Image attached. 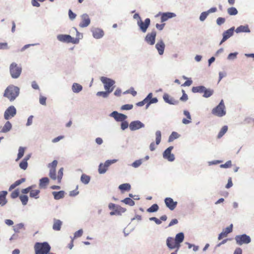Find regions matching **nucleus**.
<instances>
[{
    "instance_id": "obj_36",
    "label": "nucleus",
    "mask_w": 254,
    "mask_h": 254,
    "mask_svg": "<svg viewBox=\"0 0 254 254\" xmlns=\"http://www.w3.org/2000/svg\"><path fill=\"white\" fill-rule=\"evenodd\" d=\"M40 191L39 190H31L30 192V196L31 197L38 199L39 197V194Z\"/></svg>"
},
{
    "instance_id": "obj_37",
    "label": "nucleus",
    "mask_w": 254,
    "mask_h": 254,
    "mask_svg": "<svg viewBox=\"0 0 254 254\" xmlns=\"http://www.w3.org/2000/svg\"><path fill=\"white\" fill-rule=\"evenodd\" d=\"M180 135L177 132L173 131L169 137L168 141L172 142L174 139H177L180 137Z\"/></svg>"
},
{
    "instance_id": "obj_26",
    "label": "nucleus",
    "mask_w": 254,
    "mask_h": 254,
    "mask_svg": "<svg viewBox=\"0 0 254 254\" xmlns=\"http://www.w3.org/2000/svg\"><path fill=\"white\" fill-rule=\"evenodd\" d=\"M235 32L237 33H241V32H245V33H250L251 32L248 25H241L238 27L235 30Z\"/></svg>"
},
{
    "instance_id": "obj_8",
    "label": "nucleus",
    "mask_w": 254,
    "mask_h": 254,
    "mask_svg": "<svg viewBox=\"0 0 254 254\" xmlns=\"http://www.w3.org/2000/svg\"><path fill=\"white\" fill-rule=\"evenodd\" d=\"M16 114V109L13 106L8 107L4 113V118L8 120L14 117Z\"/></svg>"
},
{
    "instance_id": "obj_24",
    "label": "nucleus",
    "mask_w": 254,
    "mask_h": 254,
    "mask_svg": "<svg viewBox=\"0 0 254 254\" xmlns=\"http://www.w3.org/2000/svg\"><path fill=\"white\" fill-rule=\"evenodd\" d=\"M57 38L59 41L66 43H69V40L71 39V36L66 34H59Z\"/></svg>"
},
{
    "instance_id": "obj_17",
    "label": "nucleus",
    "mask_w": 254,
    "mask_h": 254,
    "mask_svg": "<svg viewBox=\"0 0 254 254\" xmlns=\"http://www.w3.org/2000/svg\"><path fill=\"white\" fill-rule=\"evenodd\" d=\"M166 206L171 210H173L177 206V202L174 201L171 197H166L164 200Z\"/></svg>"
},
{
    "instance_id": "obj_62",
    "label": "nucleus",
    "mask_w": 254,
    "mask_h": 254,
    "mask_svg": "<svg viewBox=\"0 0 254 254\" xmlns=\"http://www.w3.org/2000/svg\"><path fill=\"white\" fill-rule=\"evenodd\" d=\"M19 191L18 190H16L11 193V197L13 199L16 198L19 196Z\"/></svg>"
},
{
    "instance_id": "obj_38",
    "label": "nucleus",
    "mask_w": 254,
    "mask_h": 254,
    "mask_svg": "<svg viewBox=\"0 0 254 254\" xmlns=\"http://www.w3.org/2000/svg\"><path fill=\"white\" fill-rule=\"evenodd\" d=\"M121 201L131 206H133L135 204L134 201L130 197H127L124 199L122 200Z\"/></svg>"
},
{
    "instance_id": "obj_58",
    "label": "nucleus",
    "mask_w": 254,
    "mask_h": 254,
    "mask_svg": "<svg viewBox=\"0 0 254 254\" xmlns=\"http://www.w3.org/2000/svg\"><path fill=\"white\" fill-rule=\"evenodd\" d=\"M174 239L173 237H169L166 240V245L168 247V244L170 245H174Z\"/></svg>"
},
{
    "instance_id": "obj_25",
    "label": "nucleus",
    "mask_w": 254,
    "mask_h": 254,
    "mask_svg": "<svg viewBox=\"0 0 254 254\" xmlns=\"http://www.w3.org/2000/svg\"><path fill=\"white\" fill-rule=\"evenodd\" d=\"M63 224V222L59 219L54 218L53 220V229L55 231H60Z\"/></svg>"
},
{
    "instance_id": "obj_46",
    "label": "nucleus",
    "mask_w": 254,
    "mask_h": 254,
    "mask_svg": "<svg viewBox=\"0 0 254 254\" xmlns=\"http://www.w3.org/2000/svg\"><path fill=\"white\" fill-rule=\"evenodd\" d=\"M156 144H159L161 140V132L160 130H157L155 132Z\"/></svg>"
},
{
    "instance_id": "obj_50",
    "label": "nucleus",
    "mask_w": 254,
    "mask_h": 254,
    "mask_svg": "<svg viewBox=\"0 0 254 254\" xmlns=\"http://www.w3.org/2000/svg\"><path fill=\"white\" fill-rule=\"evenodd\" d=\"M63 171L64 168H61L59 170L58 173V176H57V179H58V181L59 183H61L63 176Z\"/></svg>"
},
{
    "instance_id": "obj_19",
    "label": "nucleus",
    "mask_w": 254,
    "mask_h": 254,
    "mask_svg": "<svg viewBox=\"0 0 254 254\" xmlns=\"http://www.w3.org/2000/svg\"><path fill=\"white\" fill-rule=\"evenodd\" d=\"M163 98L166 103L170 105H177L179 103L178 100H175L167 93H165L163 95Z\"/></svg>"
},
{
    "instance_id": "obj_21",
    "label": "nucleus",
    "mask_w": 254,
    "mask_h": 254,
    "mask_svg": "<svg viewBox=\"0 0 254 254\" xmlns=\"http://www.w3.org/2000/svg\"><path fill=\"white\" fill-rule=\"evenodd\" d=\"M176 15L175 13L167 12L161 13V21L162 22L166 21L169 19L176 17Z\"/></svg>"
},
{
    "instance_id": "obj_27",
    "label": "nucleus",
    "mask_w": 254,
    "mask_h": 254,
    "mask_svg": "<svg viewBox=\"0 0 254 254\" xmlns=\"http://www.w3.org/2000/svg\"><path fill=\"white\" fill-rule=\"evenodd\" d=\"M52 194L55 199L59 200L64 197L65 192L64 190H60L59 191H53Z\"/></svg>"
},
{
    "instance_id": "obj_39",
    "label": "nucleus",
    "mask_w": 254,
    "mask_h": 254,
    "mask_svg": "<svg viewBox=\"0 0 254 254\" xmlns=\"http://www.w3.org/2000/svg\"><path fill=\"white\" fill-rule=\"evenodd\" d=\"M25 152V148L23 147H20L18 149V153L17 154V157L15 161H18L20 159H21L24 155Z\"/></svg>"
},
{
    "instance_id": "obj_15",
    "label": "nucleus",
    "mask_w": 254,
    "mask_h": 254,
    "mask_svg": "<svg viewBox=\"0 0 254 254\" xmlns=\"http://www.w3.org/2000/svg\"><path fill=\"white\" fill-rule=\"evenodd\" d=\"M234 30L235 27H232L223 33V38L220 43V45L233 35Z\"/></svg>"
},
{
    "instance_id": "obj_45",
    "label": "nucleus",
    "mask_w": 254,
    "mask_h": 254,
    "mask_svg": "<svg viewBox=\"0 0 254 254\" xmlns=\"http://www.w3.org/2000/svg\"><path fill=\"white\" fill-rule=\"evenodd\" d=\"M147 95H150V98L147 99V103H148L149 104H152L153 103H156L158 102V99L156 97L152 98V93H150Z\"/></svg>"
},
{
    "instance_id": "obj_31",
    "label": "nucleus",
    "mask_w": 254,
    "mask_h": 254,
    "mask_svg": "<svg viewBox=\"0 0 254 254\" xmlns=\"http://www.w3.org/2000/svg\"><path fill=\"white\" fill-rule=\"evenodd\" d=\"M49 182V179L47 177L42 178L40 180L39 187L41 188H45Z\"/></svg>"
},
{
    "instance_id": "obj_1",
    "label": "nucleus",
    "mask_w": 254,
    "mask_h": 254,
    "mask_svg": "<svg viewBox=\"0 0 254 254\" xmlns=\"http://www.w3.org/2000/svg\"><path fill=\"white\" fill-rule=\"evenodd\" d=\"M19 88L14 85L8 86L5 90L3 96L10 101H14L19 94Z\"/></svg>"
},
{
    "instance_id": "obj_49",
    "label": "nucleus",
    "mask_w": 254,
    "mask_h": 254,
    "mask_svg": "<svg viewBox=\"0 0 254 254\" xmlns=\"http://www.w3.org/2000/svg\"><path fill=\"white\" fill-rule=\"evenodd\" d=\"M228 14L230 15H235L238 13L237 9L234 7H231L227 9Z\"/></svg>"
},
{
    "instance_id": "obj_6",
    "label": "nucleus",
    "mask_w": 254,
    "mask_h": 254,
    "mask_svg": "<svg viewBox=\"0 0 254 254\" xmlns=\"http://www.w3.org/2000/svg\"><path fill=\"white\" fill-rule=\"evenodd\" d=\"M117 159L107 160L103 163H100L99 165L98 172L100 174H105L108 170V167L112 164L117 162Z\"/></svg>"
},
{
    "instance_id": "obj_53",
    "label": "nucleus",
    "mask_w": 254,
    "mask_h": 254,
    "mask_svg": "<svg viewBox=\"0 0 254 254\" xmlns=\"http://www.w3.org/2000/svg\"><path fill=\"white\" fill-rule=\"evenodd\" d=\"M150 95H147L142 101L139 102L136 104V106L141 107L147 103V100L150 98Z\"/></svg>"
},
{
    "instance_id": "obj_3",
    "label": "nucleus",
    "mask_w": 254,
    "mask_h": 254,
    "mask_svg": "<svg viewBox=\"0 0 254 254\" xmlns=\"http://www.w3.org/2000/svg\"><path fill=\"white\" fill-rule=\"evenodd\" d=\"M212 114L219 117H222L226 114L224 101L222 100L219 104L212 110Z\"/></svg>"
},
{
    "instance_id": "obj_63",
    "label": "nucleus",
    "mask_w": 254,
    "mask_h": 254,
    "mask_svg": "<svg viewBox=\"0 0 254 254\" xmlns=\"http://www.w3.org/2000/svg\"><path fill=\"white\" fill-rule=\"evenodd\" d=\"M233 230V224H231L229 226L226 227L225 231H223L227 235L232 232Z\"/></svg>"
},
{
    "instance_id": "obj_16",
    "label": "nucleus",
    "mask_w": 254,
    "mask_h": 254,
    "mask_svg": "<svg viewBox=\"0 0 254 254\" xmlns=\"http://www.w3.org/2000/svg\"><path fill=\"white\" fill-rule=\"evenodd\" d=\"M93 37L96 39L102 38L104 35V31L99 28H94L91 29Z\"/></svg>"
},
{
    "instance_id": "obj_44",
    "label": "nucleus",
    "mask_w": 254,
    "mask_h": 254,
    "mask_svg": "<svg viewBox=\"0 0 254 254\" xmlns=\"http://www.w3.org/2000/svg\"><path fill=\"white\" fill-rule=\"evenodd\" d=\"M49 175L51 179L56 180L57 179L56 169H50Z\"/></svg>"
},
{
    "instance_id": "obj_40",
    "label": "nucleus",
    "mask_w": 254,
    "mask_h": 254,
    "mask_svg": "<svg viewBox=\"0 0 254 254\" xmlns=\"http://www.w3.org/2000/svg\"><path fill=\"white\" fill-rule=\"evenodd\" d=\"M110 93H111V91L106 90L105 91H99L96 93V95L97 96H101L104 98H106L109 96Z\"/></svg>"
},
{
    "instance_id": "obj_13",
    "label": "nucleus",
    "mask_w": 254,
    "mask_h": 254,
    "mask_svg": "<svg viewBox=\"0 0 254 254\" xmlns=\"http://www.w3.org/2000/svg\"><path fill=\"white\" fill-rule=\"evenodd\" d=\"M144 127V124L138 120L132 121L129 126V129L131 131L139 129Z\"/></svg>"
},
{
    "instance_id": "obj_30",
    "label": "nucleus",
    "mask_w": 254,
    "mask_h": 254,
    "mask_svg": "<svg viewBox=\"0 0 254 254\" xmlns=\"http://www.w3.org/2000/svg\"><path fill=\"white\" fill-rule=\"evenodd\" d=\"M205 89V86L200 85V86L193 87L191 89V91L193 93H202L204 92Z\"/></svg>"
},
{
    "instance_id": "obj_34",
    "label": "nucleus",
    "mask_w": 254,
    "mask_h": 254,
    "mask_svg": "<svg viewBox=\"0 0 254 254\" xmlns=\"http://www.w3.org/2000/svg\"><path fill=\"white\" fill-rule=\"evenodd\" d=\"M131 188L130 185L128 183H125L119 186V189L122 191H128Z\"/></svg>"
},
{
    "instance_id": "obj_18",
    "label": "nucleus",
    "mask_w": 254,
    "mask_h": 254,
    "mask_svg": "<svg viewBox=\"0 0 254 254\" xmlns=\"http://www.w3.org/2000/svg\"><path fill=\"white\" fill-rule=\"evenodd\" d=\"M217 11V8L215 7H211L207 11L202 12L199 16V20L201 22L204 21L209 13L215 12Z\"/></svg>"
},
{
    "instance_id": "obj_47",
    "label": "nucleus",
    "mask_w": 254,
    "mask_h": 254,
    "mask_svg": "<svg viewBox=\"0 0 254 254\" xmlns=\"http://www.w3.org/2000/svg\"><path fill=\"white\" fill-rule=\"evenodd\" d=\"M181 243L176 242L174 241V245H170L168 244V248L170 250L176 249V250L178 251L181 247Z\"/></svg>"
},
{
    "instance_id": "obj_64",
    "label": "nucleus",
    "mask_w": 254,
    "mask_h": 254,
    "mask_svg": "<svg viewBox=\"0 0 254 254\" xmlns=\"http://www.w3.org/2000/svg\"><path fill=\"white\" fill-rule=\"evenodd\" d=\"M9 47L7 43H0V50H7Z\"/></svg>"
},
{
    "instance_id": "obj_56",
    "label": "nucleus",
    "mask_w": 254,
    "mask_h": 254,
    "mask_svg": "<svg viewBox=\"0 0 254 254\" xmlns=\"http://www.w3.org/2000/svg\"><path fill=\"white\" fill-rule=\"evenodd\" d=\"M232 165V162L230 160L227 161L225 164L220 165V167L222 168H228Z\"/></svg>"
},
{
    "instance_id": "obj_35",
    "label": "nucleus",
    "mask_w": 254,
    "mask_h": 254,
    "mask_svg": "<svg viewBox=\"0 0 254 254\" xmlns=\"http://www.w3.org/2000/svg\"><path fill=\"white\" fill-rule=\"evenodd\" d=\"M24 224L23 223H20L13 226V230L15 233H19L20 230L24 229Z\"/></svg>"
},
{
    "instance_id": "obj_41",
    "label": "nucleus",
    "mask_w": 254,
    "mask_h": 254,
    "mask_svg": "<svg viewBox=\"0 0 254 254\" xmlns=\"http://www.w3.org/2000/svg\"><path fill=\"white\" fill-rule=\"evenodd\" d=\"M214 91L212 89H207L205 87V89L204 90V91L203 92L204 94L203 95V97L205 98H208L210 97L212 94H213Z\"/></svg>"
},
{
    "instance_id": "obj_32",
    "label": "nucleus",
    "mask_w": 254,
    "mask_h": 254,
    "mask_svg": "<svg viewBox=\"0 0 254 254\" xmlns=\"http://www.w3.org/2000/svg\"><path fill=\"white\" fill-rule=\"evenodd\" d=\"M184 234L183 232H180L176 234L174 238V241L182 243L184 241Z\"/></svg>"
},
{
    "instance_id": "obj_22",
    "label": "nucleus",
    "mask_w": 254,
    "mask_h": 254,
    "mask_svg": "<svg viewBox=\"0 0 254 254\" xmlns=\"http://www.w3.org/2000/svg\"><path fill=\"white\" fill-rule=\"evenodd\" d=\"M126 210V208H123L120 205H118L114 211L110 212V214L111 216L121 215L122 214L125 212Z\"/></svg>"
},
{
    "instance_id": "obj_5",
    "label": "nucleus",
    "mask_w": 254,
    "mask_h": 254,
    "mask_svg": "<svg viewBox=\"0 0 254 254\" xmlns=\"http://www.w3.org/2000/svg\"><path fill=\"white\" fill-rule=\"evenodd\" d=\"M235 240L236 244L239 246L247 245L250 243L251 242V237L245 234L236 236Z\"/></svg>"
},
{
    "instance_id": "obj_11",
    "label": "nucleus",
    "mask_w": 254,
    "mask_h": 254,
    "mask_svg": "<svg viewBox=\"0 0 254 254\" xmlns=\"http://www.w3.org/2000/svg\"><path fill=\"white\" fill-rule=\"evenodd\" d=\"M156 32L153 30L151 33L147 34L145 37V42L150 45H153L155 43Z\"/></svg>"
},
{
    "instance_id": "obj_43",
    "label": "nucleus",
    "mask_w": 254,
    "mask_h": 254,
    "mask_svg": "<svg viewBox=\"0 0 254 254\" xmlns=\"http://www.w3.org/2000/svg\"><path fill=\"white\" fill-rule=\"evenodd\" d=\"M159 209V206L157 204H154L147 209V211L150 213L155 212Z\"/></svg>"
},
{
    "instance_id": "obj_28",
    "label": "nucleus",
    "mask_w": 254,
    "mask_h": 254,
    "mask_svg": "<svg viewBox=\"0 0 254 254\" xmlns=\"http://www.w3.org/2000/svg\"><path fill=\"white\" fill-rule=\"evenodd\" d=\"M82 89L83 87L82 85L77 83H73L71 86L72 91L74 93H79L82 91Z\"/></svg>"
},
{
    "instance_id": "obj_29",
    "label": "nucleus",
    "mask_w": 254,
    "mask_h": 254,
    "mask_svg": "<svg viewBox=\"0 0 254 254\" xmlns=\"http://www.w3.org/2000/svg\"><path fill=\"white\" fill-rule=\"evenodd\" d=\"M12 128V125L9 121H7L0 130L1 133H6L9 131Z\"/></svg>"
},
{
    "instance_id": "obj_23",
    "label": "nucleus",
    "mask_w": 254,
    "mask_h": 254,
    "mask_svg": "<svg viewBox=\"0 0 254 254\" xmlns=\"http://www.w3.org/2000/svg\"><path fill=\"white\" fill-rule=\"evenodd\" d=\"M7 191L6 190H2L0 191V206H3L7 202L6 199V195Z\"/></svg>"
},
{
    "instance_id": "obj_20",
    "label": "nucleus",
    "mask_w": 254,
    "mask_h": 254,
    "mask_svg": "<svg viewBox=\"0 0 254 254\" xmlns=\"http://www.w3.org/2000/svg\"><path fill=\"white\" fill-rule=\"evenodd\" d=\"M165 48V45L162 40H159L155 45V48L159 55H162L164 54Z\"/></svg>"
},
{
    "instance_id": "obj_60",
    "label": "nucleus",
    "mask_w": 254,
    "mask_h": 254,
    "mask_svg": "<svg viewBox=\"0 0 254 254\" xmlns=\"http://www.w3.org/2000/svg\"><path fill=\"white\" fill-rule=\"evenodd\" d=\"M225 22V19L223 17H218L216 20V23L218 25H221Z\"/></svg>"
},
{
    "instance_id": "obj_4",
    "label": "nucleus",
    "mask_w": 254,
    "mask_h": 254,
    "mask_svg": "<svg viewBox=\"0 0 254 254\" xmlns=\"http://www.w3.org/2000/svg\"><path fill=\"white\" fill-rule=\"evenodd\" d=\"M9 72L12 78H18L21 73L22 68L18 66V64L15 63H12L9 66Z\"/></svg>"
},
{
    "instance_id": "obj_57",
    "label": "nucleus",
    "mask_w": 254,
    "mask_h": 254,
    "mask_svg": "<svg viewBox=\"0 0 254 254\" xmlns=\"http://www.w3.org/2000/svg\"><path fill=\"white\" fill-rule=\"evenodd\" d=\"M132 108L133 105L131 104H125L121 107V109L122 110H129L132 109Z\"/></svg>"
},
{
    "instance_id": "obj_14",
    "label": "nucleus",
    "mask_w": 254,
    "mask_h": 254,
    "mask_svg": "<svg viewBox=\"0 0 254 254\" xmlns=\"http://www.w3.org/2000/svg\"><path fill=\"white\" fill-rule=\"evenodd\" d=\"M81 21L79 24V27L84 28L87 27L90 23L91 20L89 15L84 13L81 15Z\"/></svg>"
},
{
    "instance_id": "obj_2",
    "label": "nucleus",
    "mask_w": 254,
    "mask_h": 254,
    "mask_svg": "<svg viewBox=\"0 0 254 254\" xmlns=\"http://www.w3.org/2000/svg\"><path fill=\"white\" fill-rule=\"evenodd\" d=\"M35 254H48L51 250V247L47 242H37L34 245Z\"/></svg>"
},
{
    "instance_id": "obj_61",
    "label": "nucleus",
    "mask_w": 254,
    "mask_h": 254,
    "mask_svg": "<svg viewBox=\"0 0 254 254\" xmlns=\"http://www.w3.org/2000/svg\"><path fill=\"white\" fill-rule=\"evenodd\" d=\"M68 16L69 19L71 20H73L75 18L76 14L73 13L71 9H69L68 10Z\"/></svg>"
},
{
    "instance_id": "obj_7",
    "label": "nucleus",
    "mask_w": 254,
    "mask_h": 254,
    "mask_svg": "<svg viewBox=\"0 0 254 254\" xmlns=\"http://www.w3.org/2000/svg\"><path fill=\"white\" fill-rule=\"evenodd\" d=\"M100 79L104 84L105 89L107 91H111L112 92L114 89V87L112 86L115 83V81L111 78L103 76L101 77Z\"/></svg>"
},
{
    "instance_id": "obj_42",
    "label": "nucleus",
    "mask_w": 254,
    "mask_h": 254,
    "mask_svg": "<svg viewBox=\"0 0 254 254\" xmlns=\"http://www.w3.org/2000/svg\"><path fill=\"white\" fill-rule=\"evenodd\" d=\"M228 130V127L227 126H223L222 128L221 129L220 131L218 133L217 137L218 138H221L224 134L227 132Z\"/></svg>"
},
{
    "instance_id": "obj_54",
    "label": "nucleus",
    "mask_w": 254,
    "mask_h": 254,
    "mask_svg": "<svg viewBox=\"0 0 254 254\" xmlns=\"http://www.w3.org/2000/svg\"><path fill=\"white\" fill-rule=\"evenodd\" d=\"M238 53L237 52L231 53L228 56L227 59L229 60H233L237 58Z\"/></svg>"
},
{
    "instance_id": "obj_55",
    "label": "nucleus",
    "mask_w": 254,
    "mask_h": 254,
    "mask_svg": "<svg viewBox=\"0 0 254 254\" xmlns=\"http://www.w3.org/2000/svg\"><path fill=\"white\" fill-rule=\"evenodd\" d=\"M129 125H128V122L126 120H124V121H122L121 122V127L122 129L123 130L127 129L128 127H129Z\"/></svg>"
},
{
    "instance_id": "obj_52",
    "label": "nucleus",
    "mask_w": 254,
    "mask_h": 254,
    "mask_svg": "<svg viewBox=\"0 0 254 254\" xmlns=\"http://www.w3.org/2000/svg\"><path fill=\"white\" fill-rule=\"evenodd\" d=\"M143 159H138L135 160L131 164L132 167L133 168H136L139 167L142 163Z\"/></svg>"
},
{
    "instance_id": "obj_10",
    "label": "nucleus",
    "mask_w": 254,
    "mask_h": 254,
    "mask_svg": "<svg viewBox=\"0 0 254 254\" xmlns=\"http://www.w3.org/2000/svg\"><path fill=\"white\" fill-rule=\"evenodd\" d=\"M137 24L139 27L140 30L143 32L145 33L150 24V19L147 18L145 19L144 21L143 22L142 20H138Z\"/></svg>"
},
{
    "instance_id": "obj_48",
    "label": "nucleus",
    "mask_w": 254,
    "mask_h": 254,
    "mask_svg": "<svg viewBox=\"0 0 254 254\" xmlns=\"http://www.w3.org/2000/svg\"><path fill=\"white\" fill-rule=\"evenodd\" d=\"M28 167V163L27 161L25 160L24 159H22V161L19 163V167L20 169L25 170Z\"/></svg>"
},
{
    "instance_id": "obj_12",
    "label": "nucleus",
    "mask_w": 254,
    "mask_h": 254,
    "mask_svg": "<svg viewBox=\"0 0 254 254\" xmlns=\"http://www.w3.org/2000/svg\"><path fill=\"white\" fill-rule=\"evenodd\" d=\"M109 116L113 118L116 121L118 122L124 121V120H126L127 118V115L119 113L117 111H113L109 115Z\"/></svg>"
},
{
    "instance_id": "obj_59",
    "label": "nucleus",
    "mask_w": 254,
    "mask_h": 254,
    "mask_svg": "<svg viewBox=\"0 0 254 254\" xmlns=\"http://www.w3.org/2000/svg\"><path fill=\"white\" fill-rule=\"evenodd\" d=\"M58 164V161L57 160H54L52 163L48 164V167L50 169H56V167Z\"/></svg>"
},
{
    "instance_id": "obj_9",
    "label": "nucleus",
    "mask_w": 254,
    "mask_h": 254,
    "mask_svg": "<svg viewBox=\"0 0 254 254\" xmlns=\"http://www.w3.org/2000/svg\"><path fill=\"white\" fill-rule=\"evenodd\" d=\"M173 148V146H169L163 153V157L169 162H173L175 159L174 154L171 153Z\"/></svg>"
},
{
    "instance_id": "obj_33",
    "label": "nucleus",
    "mask_w": 254,
    "mask_h": 254,
    "mask_svg": "<svg viewBox=\"0 0 254 254\" xmlns=\"http://www.w3.org/2000/svg\"><path fill=\"white\" fill-rule=\"evenodd\" d=\"M80 181L83 184L87 185L90 181V177L86 174H83L81 176Z\"/></svg>"
},
{
    "instance_id": "obj_51",
    "label": "nucleus",
    "mask_w": 254,
    "mask_h": 254,
    "mask_svg": "<svg viewBox=\"0 0 254 254\" xmlns=\"http://www.w3.org/2000/svg\"><path fill=\"white\" fill-rule=\"evenodd\" d=\"M19 198L23 205L27 204L28 201V197L26 195H21L19 196Z\"/></svg>"
}]
</instances>
